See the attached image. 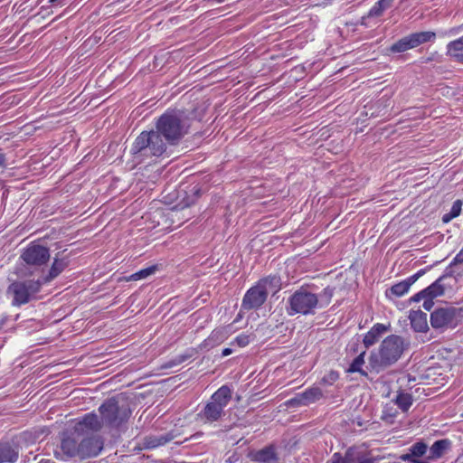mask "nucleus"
I'll return each instance as SVG.
<instances>
[{
	"instance_id": "38",
	"label": "nucleus",
	"mask_w": 463,
	"mask_h": 463,
	"mask_svg": "<svg viewBox=\"0 0 463 463\" xmlns=\"http://www.w3.org/2000/svg\"><path fill=\"white\" fill-rule=\"evenodd\" d=\"M423 273L422 270H420L418 271L417 273H415L414 275L409 277L408 279H405V281L407 283L410 284V287L414 284L416 282V280L421 276V274Z\"/></svg>"
},
{
	"instance_id": "37",
	"label": "nucleus",
	"mask_w": 463,
	"mask_h": 463,
	"mask_svg": "<svg viewBox=\"0 0 463 463\" xmlns=\"http://www.w3.org/2000/svg\"><path fill=\"white\" fill-rule=\"evenodd\" d=\"M425 298H427V295H426V292H424V289L420 291L419 293L415 294L414 296H412L410 299L411 302H419L420 301L421 299H424Z\"/></svg>"
},
{
	"instance_id": "40",
	"label": "nucleus",
	"mask_w": 463,
	"mask_h": 463,
	"mask_svg": "<svg viewBox=\"0 0 463 463\" xmlns=\"http://www.w3.org/2000/svg\"><path fill=\"white\" fill-rule=\"evenodd\" d=\"M432 299H433V298H430L429 297H427V298H424V302H423L422 307H423L426 310H430V309L432 307V306H433Z\"/></svg>"
},
{
	"instance_id": "16",
	"label": "nucleus",
	"mask_w": 463,
	"mask_h": 463,
	"mask_svg": "<svg viewBox=\"0 0 463 463\" xmlns=\"http://www.w3.org/2000/svg\"><path fill=\"white\" fill-rule=\"evenodd\" d=\"M391 328L390 324L389 325H383L377 323L375 324L364 336V344L365 347L372 346L374 345L379 338L383 335L384 333L388 332Z\"/></svg>"
},
{
	"instance_id": "13",
	"label": "nucleus",
	"mask_w": 463,
	"mask_h": 463,
	"mask_svg": "<svg viewBox=\"0 0 463 463\" xmlns=\"http://www.w3.org/2000/svg\"><path fill=\"white\" fill-rule=\"evenodd\" d=\"M323 397V392L319 387L313 386L307 389L305 392L297 394L294 398L288 401L290 405L297 406H308L320 400Z\"/></svg>"
},
{
	"instance_id": "23",
	"label": "nucleus",
	"mask_w": 463,
	"mask_h": 463,
	"mask_svg": "<svg viewBox=\"0 0 463 463\" xmlns=\"http://www.w3.org/2000/svg\"><path fill=\"white\" fill-rule=\"evenodd\" d=\"M69 265L66 258H54L52 265L49 270V274L43 279V283H47L58 277Z\"/></svg>"
},
{
	"instance_id": "47",
	"label": "nucleus",
	"mask_w": 463,
	"mask_h": 463,
	"mask_svg": "<svg viewBox=\"0 0 463 463\" xmlns=\"http://www.w3.org/2000/svg\"><path fill=\"white\" fill-rule=\"evenodd\" d=\"M460 39H461V41L463 42V36H462V37H460Z\"/></svg>"
},
{
	"instance_id": "35",
	"label": "nucleus",
	"mask_w": 463,
	"mask_h": 463,
	"mask_svg": "<svg viewBox=\"0 0 463 463\" xmlns=\"http://www.w3.org/2000/svg\"><path fill=\"white\" fill-rule=\"evenodd\" d=\"M234 341L241 347L248 345L250 342V336L244 334L238 335Z\"/></svg>"
},
{
	"instance_id": "41",
	"label": "nucleus",
	"mask_w": 463,
	"mask_h": 463,
	"mask_svg": "<svg viewBox=\"0 0 463 463\" xmlns=\"http://www.w3.org/2000/svg\"><path fill=\"white\" fill-rule=\"evenodd\" d=\"M463 262V248L455 256L453 260V263H462Z\"/></svg>"
},
{
	"instance_id": "15",
	"label": "nucleus",
	"mask_w": 463,
	"mask_h": 463,
	"mask_svg": "<svg viewBox=\"0 0 463 463\" xmlns=\"http://www.w3.org/2000/svg\"><path fill=\"white\" fill-rule=\"evenodd\" d=\"M102 424L95 413H88L75 424L71 431L88 434L89 431L99 430Z\"/></svg>"
},
{
	"instance_id": "8",
	"label": "nucleus",
	"mask_w": 463,
	"mask_h": 463,
	"mask_svg": "<svg viewBox=\"0 0 463 463\" xmlns=\"http://www.w3.org/2000/svg\"><path fill=\"white\" fill-rule=\"evenodd\" d=\"M42 285V281L34 279L14 281L7 288L6 296L12 298L13 306L20 307L34 298Z\"/></svg>"
},
{
	"instance_id": "26",
	"label": "nucleus",
	"mask_w": 463,
	"mask_h": 463,
	"mask_svg": "<svg viewBox=\"0 0 463 463\" xmlns=\"http://www.w3.org/2000/svg\"><path fill=\"white\" fill-rule=\"evenodd\" d=\"M446 279L445 276L439 277L436 281L424 289L427 297L434 298L444 294V285L442 281Z\"/></svg>"
},
{
	"instance_id": "11",
	"label": "nucleus",
	"mask_w": 463,
	"mask_h": 463,
	"mask_svg": "<svg viewBox=\"0 0 463 463\" xmlns=\"http://www.w3.org/2000/svg\"><path fill=\"white\" fill-rule=\"evenodd\" d=\"M436 38V34L433 32H418L411 33L393 43L390 47L392 52H403L408 50L418 47L419 45L431 42Z\"/></svg>"
},
{
	"instance_id": "20",
	"label": "nucleus",
	"mask_w": 463,
	"mask_h": 463,
	"mask_svg": "<svg viewBox=\"0 0 463 463\" xmlns=\"http://www.w3.org/2000/svg\"><path fill=\"white\" fill-rule=\"evenodd\" d=\"M19 457L17 448L9 442H0V463H14Z\"/></svg>"
},
{
	"instance_id": "34",
	"label": "nucleus",
	"mask_w": 463,
	"mask_h": 463,
	"mask_svg": "<svg viewBox=\"0 0 463 463\" xmlns=\"http://www.w3.org/2000/svg\"><path fill=\"white\" fill-rule=\"evenodd\" d=\"M383 12L384 10L376 2L368 12V17H379L383 14Z\"/></svg>"
},
{
	"instance_id": "42",
	"label": "nucleus",
	"mask_w": 463,
	"mask_h": 463,
	"mask_svg": "<svg viewBox=\"0 0 463 463\" xmlns=\"http://www.w3.org/2000/svg\"><path fill=\"white\" fill-rule=\"evenodd\" d=\"M190 357H191V354L180 355L177 358V364H181V363H183L184 361H185L186 359H188Z\"/></svg>"
},
{
	"instance_id": "33",
	"label": "nucleus",
	"mask_w": 463,
	"mask_h": 463,
	"mask_svg": "<svg viewBox=\"0 0 463 463\" xmlns=\"http://www.w3.org/2000/svg\"><path fill=\"white\" fill-rule=\"evenodd\" d=\"M339 377L338 373L331 371L327 374H326L321 382L327 385H332Z\"/></svg>"
},
{
	"instance_id": "6",
	"label": "nucleus",
	"mask_w": 463,
	"mask_h": 463,
	"mask_svg": "<svg viewBox=\"0 0 463 463\" xmlns=\"http://www.w3.org/2000/svg\"><path fill=\"white\" fill-rule=\"evenodd\" d=\"M232 400V390L227 385L220 387L210 398L203 410L197 413V420L212 424L222 418L224 408Z\"/></svg>"
},
{
	"instance_id": "12",
	"label": "nucleus",
	"mask_w": 463,
	"mask_h": 463,
	"mask_svg": "<svg viewBox=\"0 0 463 463\" xmlns=\"http://www.w3.org/2000/svg\"><path fill=\"white\" fill-rule=\"evenodd\" d=\"M21 258L27 265L40 267L49 260L50 251L47 247L31 243L24 250Z\"/></svg>"
},
{
	"instance_id": "44",
	"label": "nucleus",
	"mask_w": 463,
	"mask_h": 463,
	"mask_svg": "<svg viewBox=\"0 0 463 463\" xmlns=\"http://www.w3.org/2000/svg\"><path fill=\"white\" fill-rule=\"evenodd\" d=\"M5 156L4 154H0V167L5 166Z\"/></svg>"
},
{
	"instance_id": "25",
	"label": "nucleus",
	"mask_w": 463,
	"mask_h": 463,
	"mask_svg": "<svg viewBox=\"0 0 463 463\" xmlns=\"http://www.w3.org/2000/svg\"><path fill=\"white\" fill-rule=\"evenodd\" d=\"M393 402L403 411H409L413 403V398L411 394L403 391H399L396 397L393 399Z\"/></svg>"
},
{
	"instance_id": "14",
	"label": "nucleus",
	"mask_w": 463,
	"mask_h": 463,
	"mask_svg": "<svg viewBox=\"0 0 463 463\" xmlns=\"http://www.w3.org/2000/svg\"><path fill=\"white\" fill-rule=\"evenodd\" d=\"M428 452V446L426 443L420 441L411 445L408 449V452L400 456L402 461L409 463H429L427 457L422 458Z\"/></svg>"
},
{
	"instance_id": "22",
	"label": "nucleus",
	"mask_w": 463,
	"mask_h": 463,
	"mask_svg": "<svg viewBox=\"0 0 463 463\" xmlns=\"http://www.w3.org/2000/svg\"><path fill=\"white\" fill-rule=\"evenodd\" d=\"M226 338L223 329H214L210 335L200 345L201 349L210 350L222 344Z\"/></svg>"
},
{
	"instance_id": "5",
	"label": "nucleus",
	"mask_w": 463,
	"mask_h": 463,
	"mask_svg": "<svg viewBox=\"0 0 463 463\" xmlns=\"http://www.w3.org/2000/svg\"><path fill=\"white\" fill-rule=\"evenodd\" d=\"M167 146L156 130L143 131L135 139L130 151L136 159L142 161L161 156L165 153Z\"/></svg>"
},
{
	"instance_id": "43",
	"label": "nucleus",
	"mask_w": 463,
	"mask_h": 463,
	"mask_svg": "<svg viewBox=\"0 0 463 463\" xmlns=\"http://www.w3.org/2000/svg\"><path fill=\"white\" fill-rule=\"evenodd\" d=\"M232 353V350L231 348H224L222 352V355L224 357V356H228L230 355Z\"/></svg>"
},
{
	"instance_id": "27",
	"label": "nucleus",
	"mask_w": 463,
	"mask_h": 463,
	"mask_svg": "<svg viewBox=\"0 0 463 463\" xmlns=\"http://www.w3.org/2000/svg\"><path fill=\"white\" fill-rule=\"evenodd\" d=\"M255 459L262 463H275L277 460L276 453L272 448H264L258 451Z\"/></svg>"
},
{
	"instance_id": "45",
	"label": "nucleus",
	"mask_w": 463,
	"mask_h": 463,
	"mask_svg": "<svg viewBox=\"0 0 463 463\" xmlns=\"http://www.w3.org/2000/svg\"><path fill=\"white\" fill-rule=\"evenodd\" d=\"M58 0H50V3H52V5H54Z\"/></svg>"
},
{
	"instance_id": "3",
	"label": "nucleus",
	"mask_w": 463,
	"mask_h": 463,
	"mask_svg": "<svg viewBox=\"0 0 463 463\" xmlns=\"http://www.w3.org/2000/svg\"><path fill=\"white\" fill-rule=\"evenodd\" d=\"M190 119L182 110H166L156 124V130L170 146H175L188 133Z\"/></svg>"
},
{
	"instance_id": "21",
	"label": "nucleus",
	"mask_w": 463,
	"mask_h": 463,
	"mask_svg": "<svg viewBox=\"0 0 463 463\" xmlns=\"http://www.w3.org/2000/svg\"><path fill=\"white\" fill-rule=\"evenodd\" d=\"M450 447L449 439H439L435 441L429 449L427 459L430 461L440 458Z\"/></svg>"
},
{
	"instance_id": "2",
	"label": "nucleus",
	"mask_w": 463,
	"mask_h": 463,
	"mask_svg": "<svg viewBox=\"0 0 463 463\" xmlns=\"http://www.w3.org/2000/svg\"><path fill=\"white\" fill-rule=\"evenodd\" d=\"M405 347L406 345L402 336L397 335L387 336L378 349L371 352L366 368L379 373L394 364L401 358Z\"/></svg>"
},
{
	"instance_id": "39",
	"label": "nucleus",
	"mask_w": 463,
	"mask_h": 463,
	"mask_svg": "<svg viewBox=\"0 0 463 463\" xmlns=\"http://www.w3.org/2000/svg\"><path fill=\"white\" fill-rule=\"evenodd\" d=\"M394 0H379L377 4L385 11L390 8Z\"/></svg>"
},
{
	"instance_id": "9",
	"label": "nucleus",
	"mask_w": 463,
	"mask_h": 463,
	"mask_svg": "<svg viewBox=\"0 0 463 463\" xmlns=\"http://www.w3.org/2000/svg\"><path fill=\"white\" fill-rule=\"evenodd\" d=\"M102 422L112 427H118L126 421L130 414V409L126 405H120L115 398L109 399L99 408Z\"/></svg>"
},
{
	"instance_id": "10",
	"label": "nucleus",
	"mask_w": 463,
	"mask_h": 463,
	"mask_svg": "<svg viewBox=\"0 0 463 463\" xmlns=\"http://www.w3.org/2000/svg\"><path fill=\"white\" fill-rule=\"evenodd\" d=\"M461 311V308L456 307L437 308L430 314V325L441 331L454 328L459 323Z\"/></svg>"
},
{
	"instance_id": "28",
	"label": "nucleus",
	"mask_w": 463,
	"mask_h": 463,
	"mask_svg": "<svg viewBox=\"0 0 463 463\" xmlns=\"http://www.w3.org/2000/svg\"><path fill=\"white\" fill-rule=\"evenodd\" d=\"M364 355L365 352L364 351L358 356H356L351 363L347 372L359 373L363 376H368L367 371L363 369V365L364 364Z\"/></svg>"
},
{
	"instance_id": "17",
	"label": "nucleus",
	"mask_w": 463,
	"mask_h": 463,
	"mask_svg": "<svg viewBox=\"0 0 463 463\" xmlns=\"http://www.w3.org/2000/svg\"><path fill=\"white\" fill-rule=\"evenodd\" d=\"M347 463H378L379 458L368 457L366 453L355 447L349 448L345 452Z\"/></svg>"
},
{
	"instance_id": "29",
	"label": "nucleus",
	"mask_w": 463,
	"mask_h": 463,
	"mask_svg": "<svg viewBox=\"0 0 463 463\" xmlns=\"http://www.w3.org/2000/svg\"><path fill=\"white\" fill-rule=\"evenodd\" d=\"M462 207L461 200H457L453 203L450 211L442 216V222L444 223L449 222L452 219L458 217L460 214Z\"/></svg>"
},
{
	"instance_id": "18",
	"label": "nucleus",
	"mask_w": 463,
	"mask_h": 463,
	"mask_svg": "<svg viewBox=\"0 0 463 463\" xmlns=\"http://www.w3.org/2000/svg\"><path fill=\"white\" fill-rule=\"evenodd\" d=\"M409 319L411 326L416 332H426L429 329L427 314L421 310L410 312Z\"/></svg>"
},
{
	"instance_id": "7",
	"label": "nucleus",
	"mask_w": 463,
	"mask_h": 463,
	"mask_svg": "<svg viewBox=\"0 0 463 463\" xmlns=\"http://www.w3.org/2000/svg\"><path fill=\"white\" fill-rule=\"evenodd\" d=\"M319 306V298L315 293L301 288L288 298L287 313L288 316L315 314Z\"/></svg>"
},
{
	"instance_id": "30",
	"label": "nucleus",
	"mask_w": 463,
	"mask_h": 463,
	"mask_svg": "<svg viewBox=\"0 0 463 463\" xmlns=\"http://www.w3.org/2000/svg\"><path fill=\"white\" fill-rule=\"evenodd\" d=\"M410 288V284L407 283L405 280H402L393 285L390 290L392 294H393L394 296L402 297L409 291Z\"/></svg>"
},
{
	"instance_id": "36",
	"label": "nucleus",
	"mask_w": 463,
	"mask_h": 463,
	"mask_svg": "<svg viewBox=\"0 0 463 463\" xmlns=\"http://www.w3.org/2000/svg\"><path fill=\"white\" fill-rule=\"evenodd\" d=\"M327 463H347V458L345 456L343 458L339 453H335Z\"/></svg>"
},
{
	"instance_id": "31",
	"label": "nucleus",
	"mask_w": 463,
	"mask_h": 463,
	"mask_svg": "<svg viewBox=\"0 0 463 463\" xmlns=\"http://www.w3.org/2000/svg\"><path fill=\"white\" fill-rule=\"evenodd\" d=\"M333 295H334V288H329V287L325 288L320 294L318 307H322L323 306L327 305L330 302Z\"/></svg>"
},
{
	"instance_id": "32",
	"label": "nucleus",
	"mask_w": 463,
	"mask_h": 463,
	"mask_svg": "<svg viewBox=\"0 0 463 463\" xmlns=\"http://www.w3.org/2000/svg\"><path fill=\"white\" fill-rule=\"evenodd\" d=\"M156 269V266H151V267L140 269L139 271L132 274L131 278L134 280H138V279H146L148 276L154 274Z\"/></svg>"
},
{
	"instance_id": "46",
	"label": "nucleus",
	"mask_w": 463,
	"mask_h": 463,
	"mask_svg": "<svg viewBox=\"0 0 463 463\" xmlns=\"http://www.w3.org/2000/svg\"><path fill=\"white\" fill-rule=\"evenodd\" d=\"M2 326H3V323H0V328L2 327Z\"/></svg>"
},
{
	"instance_id": "19",
	"label": "nucleus",
	"mask_w": 463,
	"mask_h": 463,
	"mask_svg": "<svg viewBox=\"0 0 463 463\" xmlns=\"http://www.w3.org/2000/svg\"><path fill=\"white\" fill-rule=\"evenodd\" d=\"M175 435L172 433H165L160 435H149L144 438L143 444L146 449H156L164 446L173 440Z\"/></svg>"
},
{
	"instance_id": "1",
	"label": "nucleus",
	"mask_w": 463,
	"mask_h": 463,
	"mask_svg": "<svg viewBox=\"0 0 463 463\" xmlns=\"http://www.w3.org/2000/svg\"><path fill=\"white\" fill-rule=\"evenodd\" d=\"M103 446V439L98 435L68 431L62 435L60 449L65 457L85 459L99 456Z\"/></svg>"
},
{
	"instance_id": "24",
	"label": "nucleus",
	"mask_w": 463,
	"mask_h": 463,
	"mask_svg": "<svg viewBox=\"0 0 463 463\" xmlns=\"http://www.w3.org/2000/svg\"><path fill=\"white\" fill-rule=\"evenodd\" d=\"M448 54L455 61L463 63V42L460 38L450 42L448 46Z\"/></svg>"
},
{
	"instance_id": "4",
	"label": "nucleus",
	"mask_w": 463,
	"mask_h": 463,
	"mask_svg": "<svg viewBox=\"0 0 463 463\" xmlns=\"http://www.w3.org/2000/svg\"><path fill=\"white\" fill-rule=\"evenodd\" d=\"M281 288L279 276L269 275L260 279L250 288L243 296L241 309L252 310L260 308L266 301L269 292H278Z\"/></svg>"
}]
</instances>
